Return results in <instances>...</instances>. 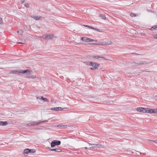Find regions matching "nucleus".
<instances>
[{"instance_id":"nucleus-1","label":"nucleus","mask_w":157,"mask_h":157,"mask_svg":"<svg viewBox=\"0 0 157 157\" xmlns=\"http://www.w3.org/2000/svg\"><path fill=\"white\" fill-rule=\"evenodd\" d=\"M30 72L28 69L23 70L22 69H16L13 70L10 72V74H22L28 75L30 74Z\"/></svg>"},{"instance_id":"nucleus-2","label":"nucleus","mask_w":157,"mask_h":157,"mask_svg":"<svg viewBox=\"0 0 157 157\" xmlns=\"http://www.w3.org/2000/svg\"><path fill=\"white\" fill-rule=\"evenodd\" d=\"M149 63H147L145 61H138L137 62H133L132 63V66L133 67H137L139 64L142 65H145L147 64H148Z\"/></svg>"},{"instance_id":"nucleus-3","label":"nucleus","mask_w":157,"mask_h":157,"mask_svg":"<svg viewBox=\"0 0 157 157\" xmlns=\"http://www.w3.org/2000/svg\"><path fill=\"white\" fill-rule=\"evenodd\" d=\"M90 146L93 145V146L90 147L89 149L90 150H92L94 148L97 147V148H99L100 147H103V146L99 144H92L90 143H87Z\"/></svg>"},{"instance_id":"nucleus-4","label":"nucleus","mask_w":157,"mask_h":157,"mask_svg":"<svg viewBox=\"0 0 157 157\" xmlns=\"http://www.w3.org/2000/svg\"><path fill=\"white\" fill-rule=\"evenodd\" d=\"M100 64L98 63L92 62L91 66L93 67L90 68V69L92 70H95L98 69V67L99 66Z\"/></svg>"},{"instance_id":"nucleus-5","label":"nucleus","mask_w":157,"mask_h":157,"mask_svg":"<svg viewBox=\"0 0 157 157\" xmlns=\"http://www.w3.org/2000/svg\"><path fill=\"white\" fill-rule=\"evenodd\" d=\"M60 144L61 142L60 141L54 140L52 141L51 143V147H53L56 145H60Z\"/></svg>"},{"instance_id":"nucleus-6","label":"nucleus","mask_w":157,"mask_h":157,"mask_svg":"<svg viewBox=\"0 0 157 157\" xmlns=\"http://www.w3.org/2000/svg\"><path fill=\"white\" fill-rule=\"evenodd\" d=\"M81 40L84 42H92L94 41H97V40H94L89 38H88L86 37H82L81 38Z\"/></svg>"},{"instance_id":"nucleus-7","label":"nucleus","mask_w":157,"mask_h":157,"mask_svg":"<svg viewBox=\"0 0 157 157\" xmlns=\"http://www.w3.org/2000/svg\"><path fill=\"white\" fill-rule=\"evenodd\" d=\"M57 37L54 34H48L44 38L45 39H48V40L52 39L54 38H56Z\"/></svg>"},{"instance_id":"nucleus-8","label":"nucleus","mask_w":157,"mask_h":157,"mask_svg":"<svg viewBox=\"0 0 157 157\" xmlns=\"http://www.w3.org/2000/svg\"><path fill=\"white\" fill-rule=\"evenodd\" d=\"M147 108H144L143 107H138L137 108L136 110L139 112H142V113H147Z\"/></svg>"},{"instance_id":"nucleus-9","label":"nucleus","mask_w":157,"mask_h":157,"mask_svg":"<svg viewBox=\"0 0 157 157\" xmlns=\"http://www.w3.org/2000/svg\"><path fill=\"white\" fill-rule=\"evenodd\" d=\"M41 123V122H32L29 123L27 125L28 126H31L32 125H38L39 124Z\"/></svg>"},{"instance_id":"nucleus-10","label":"nucleus","mask_w":157,"mask_h":157,"mask_svg":"<svg viewBox=\"0 0 157 157\" xmlns=\"http://www.w3.org/2000/svg\"><path fill=\"white\" fill-rule=\"evenodd\" d=\"M48 149L50 151H55L57 152H61L62 151V150L59 148H56V149H51V147H48Z\"/></svg>"},{"instance_id":"nucleus-11","label":"nucleus","mask_w":157,"mask_h":157,"mask_svg":"<svg viewBox=\"0 0 157 157\" xmlns=\"http://www.w3.org/2000/svg\"><path fill=\"white\" fill-rule=\"evenodd\" d=\"M37 99H42L45 101H48V99L45 98H44L42 96H40V97H37Z\"/></svg>"},{"instance_id":"nucleus-12","label":"nucleus","mask_w":157,"mask_h":157,"mask_svg":"<svg viewBox=\"0 0 157 157\" xmlns=\"http://www.w3.org/2000/svg\"><path fill=\"white\" fill-rule=\"evenodd\" d=\"M8 124V122L6 121H0V125L2 126H6Z\"/></svg>"},{"instance_id":"nucleus-13","label":"nucleus","mask_w":157,"mask_h":157,"mask_svg":"<svg viewBox=\"0 0 157 157\" xmlns=\"http://www.w3.org/2000/svg\"><path fill=\"white\" fill-rule=\"evenodd\" d=\"M146 110L147 113H149L150 114L153 113V109H151L149 108H147Z\"/></svg>"},{"instance_id":"nucleus-14","label":"nucleus","mask_w":157,"mask_h":157,"mask_svg":"<svg viewBox=\"0 0 157 157\" xmlns=\"http://www.w3.org/2000/svg\"><path fill=\"white\" fill-rule=\"evenodd\" d=\"M26 78H31L33 79H34L35 78H36V75H29L25 77Z\"/></svg>"},{"instance_id":"nucleus-15","label":"nucleus","mask_w":157,"mask_h":157,"mask_svg":"<svg viewBox=\"0 0 157 157\" xmlns=\"http://www.w3.org/2000/svg\"><path fill=\"white\" fill-rule=\"evenodd\" d=\"M84 63L88 65L91 66L92 62L89 61H85L84 62Z\"/></svg>"},{"instance_id":"nucleus-16","label":"nucleus","mask_w":157,"mask_h":157,"mask_svg":"<svg viewBox=\"0 0 157 157\" xmlns=\"http://www.w3.org/2000/svg\"><path fill=\"white\" fill-rule=\"evenodd\" d=\"M99 17L105 20L106 19V17L105 15H103V14H101L100 15Z\"/></svg>"},{"instance_id":"nucleus-17","label":"nucleus","mask_w":157,"mask_h":157,"mask_svg":"<svg viewBox=\"0 0 157 157\" xmlns=\"http://www.w3.org/2000/svg\"><path fill=\"white\" fill-rule=\"evenodd\" d=\"M29 148H27L25 149L24 151V152L25 154H28L29 153Z\"/></svg>"},{"instance_id":"nucleus-18","label":"nucleus","mask_w":157,"mask_h":157,"mask_svg":"<svg viewBox=\"0 0 157 157\" xmlns=\"http://www.w3.org/2000/svg\"><path fill=\"white\" fill-rule=\"evenodd\" d=\"M32 17L34 18V19L36 20H38L40 18H41V17L40 16H33Z\"/></svg>"},{"instance_id":"nucleus-19","label":"nucleus","mask_w":157,"mask_h":157,"mask_svg":"<svg viewBox=\"0 0 157 157\" xmlns=\"http://www.w3.org/2000/svg\"><path fill=\"white\" fill-rule=\"evenodd\" d=\"M29 153H33L36 152V150H35L34 149H29Z\"/></svg>"},{"instance_id":"nucleus-20","label":"nucleus","mask_w":157,"mask_h":157,"mask_svg":"<svg viewBox=\"0 0 157 157\" xmlns=\"http://www.w3.org/2000/svg\"><path fill=\"white\" fill-rule=\"evenodd\" d=\"M59 108L58 107H53L51 109L53 110H55L56 111H58Z\"/></svg>"},{"instance_id":"nucleus-21","label":"nucleus","mask_w":157,"mask_h":157,"mask_svg":"<svg viewBox=\"0 0 157 157\" xmlns=\"http://www.w3.org/2000/svg\"><path fill=\"white\" fill-rule=\"evenodd\" d=\"M83 26H85V27H87L88 28H89L90 29H93V27L91 26H89V25H84Z\"/></svg>"},{"instance_id":"nucleus-22","label":"nucleus","mask_w":157,"mask_h":157,"mask_svg":"<svg viewBox=\"0 0 157 157\" xmlns=\"http://www.w3.org/2000/svg\"><path fill=\"white\" fill-rule=\"evenodd\" d=\"M152 112H153V113H157V109H153Z\"/></svg>"},{"instance_id":"nucleus-23","label":"nucleus","mask_w":157,"mask_h":157,"mask_svg":"<svg viewBox=\"0 0 157 157\" xmlns=\"http://www.w3.org/2000/svg\"><path fill=\"white\" fill-rule=\"evenodd\" d=\"M93 57L94 58V59H99L100 58V56H93Z\"/></svg>"},{"instance_id":"nucleus-24","label":"nucleus","mask_w":157,"mask_h":157,"mask_svg":"<svg viewBox=\"0 0 157 157\" xmlns=\"http://www.w3.org/2000/svg\"><path fill=\"white\" fill-rule=\"evenodd\" d=\"M130 16L131 17H134L136 16V14L134 13H131L130 14Z\"/></svg>"},{"instance_id":"nucleus-25","label":"nucleus","mask_w":157,"mask_h":157,"mask_svg":"<svg viewBox=\"0 0 157 157\" xmlns=\"http://www.w3.org/2000/svg\"><path fill=\"white\" fill-rule=\"evenodd\" d=\"M58 108H59V109H58V111H61L63 109V108L61 107H58Z\"/></svg>"},{"instance_id":"nucleus-26","label":"nucleus","mask_w":157,"mask_h":157,"mask_svg":"<svg viewBox=\"0 0 157 157\" xmlns=\"http://www.w3.org/2000/svg\"><path fill=\"white\" fill-rule=\"evenodd\" d=\"M24 6L25 7L27 8H28L29 7V5L28 3H25L24 5Z\"/></svg>"},{"instance_id":"nucleus-27","label":"nucleus","mask_w":157,"mask_h":157,"mask_svg":"<svg viewBox=\"0 0 157 157\" xmlns=\"http://www.w3.org/2000/svg\"><path fill=\"white\" fill-rule=\"evenodd\" d=\"M156 28V26H153L151 28V30H152L153 29H155Z\"/></svg>"},{"instance_id":"nucleus-28","label":"nucleus","mask_w":157,"mask_h":157,"mask_svg":"<svg viewBox=\"0 0 157 157\" xmlns=\"http://www.w3.org/2000/svg\"><path fill=\"white\" fill-rule=\"evenodd\" d=\"M63 126L64 125L62 124H59L57 126L58 127H63Z\"/></svg>"},{"instance_id":"nucleus-29","label":"nucleus","mask_w":157,"mask_h":157,"mask_svg":"<svg viewBox=\"0 0 157 157\" xmlns=\"http://www.w3.org/2000/svg\"><path fill=\"white\" fill-rule=\"evenodd\" d=\"M3 23V21L2 19L0 17V24H2Z\"/></svg>"},{"instance_id":"nucleus-30","label":"nucleus","mask_w":157,"mask_h":157,"mask_svg":"<svg viewBox=\"0 0 157 157\" xmlns=\"http://www.w3.org/2000/svg\"><path fill=\"white\" fill-rule=\"evenodd\" d=\"M112 44V42L109 41V43H105V45H110V44Z\"/></svg>"},{"instance_id":"nucleus-31","label":"nucleus","mask_w":157,"mask_h":157,"mask_svg":"<svg viewBox=\"0 0 157 157\" xmlns=\"http://www.w3.org/2000/svg\"><path fill=\"white\" fill-rule=\"evenodd\" d=\"M92 44L95 45H98L99 44L98 43H92Z\"/></svg>"},{"instance_id":"nucleus-32","label":"nucleus","mask_w":157,"mask_h":157,"mask_svg":"<svg viewBox=\"0 0 157 157\" xmlns=\"http://www.w3.org/2000/svg\"><path fill=\"white\" fill-rule=\"evenodd\" d=\"M40 122H41V123H44L45 122H48V121L45 120V121H40Z\"/></svg>"},{"instance_id":"nucleus-33","label":"nucleus","mask_w":157,"mask_h":157,"mask_svg":"<svg viewBox=\"0 0 157 157\" xmlns=\"http://www.w3.org/2000/svg\"><path fill=\"white\" fill-rule=\"evenodd\" d=\"M99 58H101L102 59H103V60L105 59L104 58V57H100Z\"/></svg>"},{"instance_id":"nucleus-34","label":"nucleus","mask_w":157,"mask_h":157,"mask_svg":"<svg viewBox=\"0 0 157 157\" xmlns=\"http://www.w3.org/2000/svg\"><path fill=\"white\" fill-rule=\"evenodd\" d=\"M93 29H94V30H95L97 31V30H98V29H97L96 28H94V27H93Z\"/></svg>"},{"instance_id":"nucleus-35","label":"nucleus","mask_w":157,"mask_h":157,"mask_svg":"<svg viewBox=\"0 0 157 157\" xmlns=\"http://www.w3.org/2000/svg\"><path fill=\"white\" fill-rule=\"evenodd\" d=\"M151 141L154 142L156 143H157V140H151Z\"/></svg>"},{"instance_id":"nucleus-36","label":"nucleus","mask_w":157,"mask_h":157,"mask_svg":"<svg viewBox=\"0 0 157 157\" xmlns=\"http://www.w3.org/2000/svg\"><path fill=\"white\" fill-rule=\"evenodd\" d=\"M97 31H98V32H101V30L100 29H98V30H97Z\"/></svg>"},{"instance_id":"nucleus-37","label":"nucleus","mask_w":157,"mask_h":157,"mask_svg":"<svg viewBox=\"0 0 157 157\" xmlns=\"http://www.w3.org/2000/svg\"><path fill=\"white\" fill-rule=\"evenodd\" d=\"M17 44H25L24 43H23L21 42H18L17 43Z\"/></svg>"},{"instance_id":"nucleus-38","label":"nucleus","mask_w":157,"mask_h":157,"mask_svg":"<svg viewBox=\"0 0 157 157\" xmlns=\"http://www.w3.org/2000/svg\"><path fill=\"white\" fill-rule=\"evenodd\" d=\"M154 37L155 38L157 39V34L156 35H155V36H154Z\"/></svg>"},{"instance_id":"nucleus-39","label":"nucleus","mask_w":157,"mask_h":157,"mask_svg":"<svg viewBox=\"0 0 157 157\" xmlns=\"http://www.w3.org/2000/svg\"><path fill=\"white\" fill-rule=\"evenodd\" d=\"M143 72H150L151 71H143Z\"/></svg>"},{"instance_id":"nucleus-40","label":"nucleus","mask_w":157,"mask_h":157,"mask_svg":"<svg viewBox=\"0 0 157 157\" xmlns=\"http://www.w3.org/2000/svg\"><path fill=\"white\" fill-rule=\"evenodd\" d=\"M63 127H64L65 128H66L67 127V125H64Z\"/></svg>"},{"instance_id":"nucleus-41","label":"nucleus","mask_w":157,"mask_h":157,"mask_svg":"<svg viewBox=\"0 0 157 157\" xmlns=\"http://www.w3.org/2000/svg\"><path fill=\"white\" fill-rule=\"evenodd\" d=\"M21 32V30H19V31H17V33H19V32Z\"/></svg>"},{"instance_id":"nucleus-42","label":"nucleus","mask_w":157,"mask_h":157,"mask_svg":"<svg viewBox=\"0 0 157 157\" xmlns=\"http://www.w3.org/2000/svg\"><path fill=\"white\" fill-rule=\"evenodd\" d=\"M84 148L86 149H88V148L87 147H84Z\"/></svg>"},{"instance_id":"nucleus-43","label":"nucleus","mask_w":157,"mask_h":157,"mask_svg":"<svg viewBox=\"0 0 157 157\" xmlns=\"http://www.w3.org/2000/svg\"><path fill=\"white\" fill-rule=\"evenodd\" d=\"M24 2V1H22V2H21V3H23Z\"/></svg>"},{"instance_id":"nucleus-44","label":"nucleus","mask_w":157,"mask_h":157,"mask_svg":"<svg viewBox=\"0 0 157 157\" xmlns=\"http://www.w3.org/2000/svg\"><path fill=\"white\" fill-rule=\"evenodd\" d=\"M5 144H6V143L5 142H4Z\"/></svg>"}]
</instances>
